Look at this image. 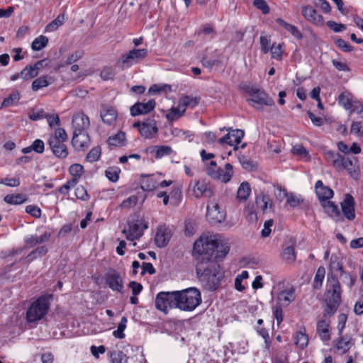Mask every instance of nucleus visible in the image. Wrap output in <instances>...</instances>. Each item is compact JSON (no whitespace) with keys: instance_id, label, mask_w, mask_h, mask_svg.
<instances>
[{"instance_id":"nucleus-1","label":"nucleus","mask_w":363,"mask_h":363,"mask_svg":"<svg viewBox=\"0 0 363 363\" xmlns=\"http://www.w3.org/2000/svg\"><path fill=\"white\" fill-rule=\"evenodd\" d=\"M229 250L230 245L227 241L216 235H201L194 242L192 254L197 264H206L223 260Z\"/></svg>"},{"instance_id":"nucleus-2","label":"nucleus","mask_w":363,"mask_h":363,"mask_svg":"<svg viewBox=\"0 0 363 363\" xmlns=\"http://www.w3.org/2000/svg\"><path fill=\"white\" fill-rule=\"evenodd\" d=\"M218 262H210L208 264H197L196 272L203 287L211 291L216 290L220 285L224 273Z\"/></svg>"},{"instance_id":"nucleus-3","label":"nucleus","mask_w":363,"mask_h":363,"mask_svg":"<svg viewBox=\"0 0 363 363\" xmlns=\"http://www.w3.org/2000/svg\"><path fill=\"white\" fill-rule=\"evenodd\" d=\"M342 289L340 281L335 276L328 278L326 290L324 294L325 303V316L333 315L341 303Z\"/></svg>"},{"instance_id":"nucleus-4","label":"nucleus","mask_w":363,"mask_h":363,"mask_svg":"<svg viewBox=\"0 0 363 363\" xmlns=\"http://www.w3.org/2000/svg\"><path fill=\"white\" fill-rule=\"evenodd\" d=\"M177 308L184 311H194L201 303V292L196 288L176 291Z\"/></svg>"},{"instance_id":"nucleus-5","label":"nucleus","mask_w":363,"mask_h":363,"mask_svg":"<svg viewBox=\"0 0 363 363\" xmlns=\"http://www.w3.org/2000/svg\"><path fill=\"white\" fill-rule=\"evenodd\" d=\"M240 88L250 96V99L247 101L252 103V106L259 111L262 110V106H272L275 105L274 100L262 89L246 84H240Z\"/></svg>"},{"instance_id":"nucleus-6","label":"nucleus","mask_w":363,"mask_h":363,"mask_svg":"<svg viewBox=\"0 0 363 363\" xmlns=\"http://www.w3.org/2000/svg\"><path fill=\"white\" fill-rule=\"evenodd\" d=\"M67 140V134L64 128H57L53 134L50 135L48 143L55 156L59 158H66L68 150L65 143Z\"/></svg>"},{"instance_id":"nucleus-7","label":"nucleus","mask_w":363,"mask_h":363,"mask_svg":"<svg viewBox=\"0 0 363 363\" xmlns=\"http://www.w3.org/2000/svg\"><path fill=\"white\" fill-rule=\"evenodd\" d=\"M52 295L42 296L34 301L27 310L26 318L28 322L34 323L41 320L48 313L49 301Z\"/></svg>"},{"instance_id":"nucleus-8","label":"nucleus","mask_w":363,"mask_h":363,"mask_svg":"<svg viewBox=\"0 0 363 363\" xmlns=\"http://www.w3.org/2000/svg\"><path fill=\"white\" fill-rule=\"evenodd\" d=\"M155 307L164 313H167L169 309L177 308L176 291L160 292L155 298Z\"/></svg>"},{"instance_id":"nucleus-9","label":"nucleus","mask_w":363,"mask_h":363,"mask_svg":"<svg viewBox=\"0 0 363 363\" xmlns=\"http://www.w3.org/2000/svg\"><path fill=\"white\" fill-rule=\"evenodd\" d=\"M148 54V51L145 48L133 49L128 52L122 55L118 61L122 68L129 67L134 64H137L145 59Z\"/></svg>"},{"instance_id":"nucleus-10","label":"nucleus","mask_w":363,"mask_h":363,"mask_svg":"<svg viewBox=\"0 0 363 363\" xmlns=\"http://www.w3.org/2000/svg\"><path fill=\"white\" fill-rule=\"evenodd\" d=\"M104 279L106 284L113 291L121 293L123 289V277L115 269L109 268L106 272Z\"/></svg>"},{"instance_id":"nucleus-11","label":"nucleus","mask_w":363,"mask_h":363,"mask_svg":"<svg viewBox=\"0 0 363 363\" xmlns=\"http://www.w3.org/2000/svg\"><path fill=\"white\" fill-rule=\"evenodd\" d=\"M148 228L147 224L143 219H138L128 223V229H123L122 233L125 235L128 240L139 239L143 235L145 229Z\"/></svg>"},{"instance_id":"nucleus-12","label":"nucleus","mask_w":363,"mask_h":363,"mask_svg":"<svg viewBox=\"0 0 363 363\" xmlns=\"http://www.w3.org/2000/svg\"><path fill=\"white\" fill-rule=\"evenodd\" d=\"M189 188L192 189L193 195L196 198H201V196L211 198L213 196L212 189L208 186L204 180L191 181L189 184Z\"/></svg>"},{"instance_id":"nucleus-13","label":"nucleus","mask_w":363,"mask_h":363,"mask_svg":"<svg viewBox=\"0 0 363 363\" xmlns=\"http://www.w3.org/2000/svg\"><path fill=\"white\" fill-rule=\"evenodd\" d=\"M206 217L212 224H216L225 220V213L220 210L218 203L211 201L207 206Z\"/></svg>"},{"instance_id":"nucleus-14","label":"nucleus","mask_w":363,"mask_h":363,"mask_svg":"<svg viewBox=\"0 0 363 363\" xmlns=\"http://www.w3.org/2000/svg\"><path fill=\"white\" fill-rule=\"evenodd\" d=\"M301 14L304 18L316 26H323L324 25V18L322 15L310 5L301 7Z\"/></svg>"},{"instance_id":"nucleus-15","label":"nucleus","mask_w":363,"mask_h":363,"mask_svg":"<svg viewBox=\"0 0 363 363\" xmlns=\"http://www.w3.org/2000/svg\"><path fill=\"white\" fill-rule=\"evenodd\" d=\"M245 135L243 130L240 129L231 130L225 136L218 140V143L221 145L226 143L230 146L234 145V150H238V144L241 142Z\"/></svg>"},{"instance_id":"nucleus-16","label":"nucleus","mask_w":363,"mask_h":363,"mask_svg":"<svg viewBox=\"0 0 363 363\" xmlns=\"http://www.w3.org/2000/svg\"><path fill=\"white\" fill-rule=\"evenodd\" d=\"M73 133H86L90 126L89 117L83 113L74 114L72 120Z\"/></svg>"},{"instance_id":"nucleus-17","label":"nucleus","mask_w":363,"mask_h":363,"mask_svg":"<svg viewBox=\"0 0 363 363\" xmlns=\"http://www.w3.org/2000/svg\"><path fill=\"white\" fill-rule=\"evenodd\" d=\"M331 316L332 315L325 316L324 312L322 318L317 322L316 333L323 342H328L330 340V332L329 328L330 325V318Z\"/></svg>"},{"instance_id":"nucleus-18","label":"nucleus","mask_w":363,"mask_h":363,"mask_svg":"<svg viewBox=\"0 0 363 363\" xmlns=\"http://www.w3.org/2000/svg\"><path fill=\"white\" fill-rule=\"evenodd\" d=\"M90 142L87 133H73L72 145L75 150L84 152L89 147Z\"/></svg>"},{"instance_id":"nucleus-19","label":"nucleus","mask_w":363,"mask_h":363,"mask_svg":"<svg viewBox=\"0 0 363 363\" xmlns=\"http://www.w3.org/2000/svg\"><path fill=\"white\" fill-rule=\"evenodd\" d=\"M155 100H149L146 103L138 102L130 107V114L133 116L146 114L152 111L155 107Z\"/></svg>"},{"instance_id":"nucleus-20","label":"nucleus","mask_w":363,"mask_h":363,"mask_svg":"<svg viewBox=\"0 0 363 363\" xmlns=\"http://www.w3.org/2000/svg\"><path fill=\"white\" fill-rule=\"evenodd\" d=\"M342 211L345 216L350 220H352L355 218L354 213V200L349 194L345 196L343 201L341 203Z\"/></svg>"},{"instance_id":"nucleus-21","label":"nucleus","mask_w":363,"mask_h":363,"mask_svg":"<svg viewBox=\"0 0 363 363\" xmlns=\"http://www.w3.org/2000/svg\"><path fill=\"white\" fill-rule=\"evenodd\" d=\"M171 237L172 233L169 229L165 226H160L157 229L155 238V244L159 247H164L168 244Z\"/></svg>"},{"instance_id":"nucleus-22","label":"nucleus","mask_w":363,"mask_h":363,"mask_svg":"<svg viewBox=\"0 0 363 363\" xmlns=\"http://www.w3.org/2000/svg\"><path fill=\"white\" fill-rule=\"evenodd\" d=\"M158 128L155 120H149L143 122L139 128L140 135L145 138H152L157 133Z\"/></svg>"},{"instance_id":"nucleus-23","label":"nucleus","mask_w":363,"mask_h":363,"mask_svg":"<svg viewBox=\"0 0 363 363\" xmlns=\"http://www.w3.org/2000/svg\"><path fill=\"white\" fill-rule=\"evenodd\" d=\"M315 189L318 199L322 202L326 201L333 196V191L328 186H324L320 180L316 182Z\"/></svg>"},{"instance_id":"nucleus-24","label":"nucleus","mask_w":363,"mask_h":363,"mask_svg":"<svg viewBox=\"0 0 363 363\" xmlns=\"http://www.w3.org/2000/svg\"><path fill=\"white\" fill-rule=\"evenodd\" d=\"M295 290L293 288L280 291L277 295L278 306H287L295 300Z\"/></svg>"},{"instance_id":"nucleus-25","label":"nucleus","mask_w":363,"mask_h":363,"mask_svg":"<svg viewBox=\"0 0 363 363\" xmlns=\"http://www.w3.org/2000/svg\"><path fill=\"white\" fill-rule=\"evenodd\" d=\"M51 234L48 232H45L40 235H31L25 240L26 244L28 247H33L38 244H42L49 241Z\"/></svg>"},{"instance_id":"nucleus-26","label":"nucleus","mask_w":363,"mask_h":363,"mask_svg":"<svg viewBox=\"0 0 363 363\" xmlns=\"http://www.w3.org/2000/svg\"><path fill=\"white\" fill-rule=\"evenodd\" d=\"M101 117L104 123L111 125L117 118V112L112 107L104 108L101 111Z\"/></svg>"},{"instance_id":"nucleus-27","label":"nucleus","mask_w":363,"mask_h":363,"mask_svg":"<svg viewBox=\"0 0 363 363\" xmlns=\"http://www.w3.org/2000/svg\"><path fill=\"white\" fill-rule=\"evenodd\" d=\"M337 341V349L341 351L342 353H346L350 347L354 345V342L350 337L342 336Z\"/></svg>"},{"instance_id":"nucleus-28","label":"nucleus","mask_w":363,"mask_h":363,"mask_svg":"<svg viewBox=\"0 0 363 363\" xmlns=\"http://www.w3.org/2000/svg\"><path fill=\"white\" fill-rule=\"evenodd\" d=\"M218 176L216 179H219L223 182L227 183L229 182L233 176V166L230 163L225 164L224 169L218 168Z\"/></svg>"},{"instance_id":"nucleus-29","label":"nucleus","mask_w":363,"mask_h":363,"mask_svg":"<svg viewBox=\"0 0 363 363\" xmlns=\"http://www.w3.org/2000/svg\"><path fill=\"white\" fill-rule=\"evenodd\" d=\"M52 77L43 76L35 79L32 83V89L38 91L42 88L46 87L52 83Z\"/></svg>"},{"instance_id":"nucleus-30","label":"nucleus","mask_w":363,"mask_h":363,"mask_svg":"<svg viewBox=\"0 0 363 363\" xmlns=\"http://www.w3.org/2000/svg\"><path fill=\"white\" fill-rule=\"evenodd\" d=\"M199 100L200 99L198 97H193L191 96L184 95L182 96L179 101V107H182L185 110L187 106L194 108L199 104Z\"/></svg>"},{"instance_id":"nucleus-31","label":"nucleus","mask_w":363,"mask_h":363,"mask_svg":"<svg viewBox=\"0 0 363 363\" xmlns=\"http://www.w3.org/2000/svg\"><path fill=\"white\" fill-rule=\"evenodd\" d=\"M4 201L11 205H18L24 203L26 200V196L22 194H7L4 199Z\"/></svg>"},{"instance_id":"nucleus-32","label":"nucleus","mask_w":363,"mask_h":363,"mask_svg":"<svg viewBox=\"0 0 363 363\" xmlns=\"http://www.w3.org/2000/svg\"><path fill=\"white\" fill-rule=\"evenodd\" d=\"M108 145L113 146H123L125 144V134L119 131L117 134L110 136L107 140Z\"/></svg>"},{"instance_id":"nucleus-33","label":"nucleus","mask_w":363,"mask_h":363,"mask_svg":"<svg viewBox=\"0 0 363 363\" xmlns=\"http://www.w3.org/2000/svg\"><path fill=\"white\" fill-rule=\"evenodd\" d=\"M323 206L327 213L333 218H339L340 212L336 205L332 201H326L323 203Z\"/></svg>"},{"instance_id":"nucleus-34","label":"nucleus","mask_w":363,"mask_h":363,"mask_svg":"<svg viewBox=\"0 0 363 363\" xmlns=\"http://www.w3.org/2000/svg\"><path fill=\"white\" fill-rule=\"evenodd\" d=\"M324 155L325 160L337 169L339 167L342 155L331 150L325 151Z\"/></svg>"},{"instance_id":"nucleus-35","label":"nucleus","mask_w":363,"mask_h":363,"mask_svg":"<svg viewBox=\"0 0 363 363\" xmlns=\"http://www.w3.org/2000/svg\"><path fill=\"white\" fill-rule=\"evenodd\" d=\"M338 103L340 105L343 106L346 110H349L351 111H354L355 109L353 108V105L352 103V100L350 98V94L341 93L338 96Z\"/></svg>"},{"instance_id":"nucleus-36","label":"nucleus","mask_w":363,"mask_h":363,"mask_svg":"<svg viewBox=\"0 0 363 363\" xmlns=\"http://www.w3.org/2000/svg\"><path fill=\"white\" fill-rule=\"evenodd\" d=\"M282 259L288 263H292L296 260L295 249L293 246H287L284 248L281 254Z\"/></svg>"},{"instance_id":"nucleus-37","label":"nucleus","mask_w":363,"mask_h":363,"mask_svg":"<svg viewBox=\"0 0 363 363\" xmlns=\"http://www.w3.org/2000/svg\"><path fill=\"white\" fill-rule=\"evenodd\" d=\"M251 189L248 182H242L238 188L237 196L240 200H246L250 194Z\"/></svg>"},{"instance_id":"nucleus-38","label":"nucleus","mask_w":363,"mask_h":363,"mask_svg":"<svg viewBox=\"0 0 363 363\" xmlns=\"http://www.w3.org/2000/svg\"><path fill=\"white\" fill-rule=\"evenodd\" d=\"M28 116L31 121H35L45 118L46 113L43 108H33L29 111Z\"/></svg>"},{"instance_id":"nucleus-39","label":"nucleus","mask_w":363,"mask_h":363,"mask_svg":"<svg viewBox=\"0 0 363 363\" xmlns=\"http://www.w3.org/2000/svg\"><path fill=\"white\" fill-rule=\"evenodd\" d=\"M48 43V38L45 35H40L32 43L31 47L33 50L39 51L44 48Z\"/></svg>"},{"instance_id":"nucleus-40","label":"nucleus","mask_w":363,"mask_h":363,"mask_svg":"<svg viewBox=\"0 0 363 363\" xmlns=\"http://www.w3.org/2000/svg\"><path fill=\"white\" fill-rule=\"evenodd\" d=\"M184 112L185 109L182 107H179V103H178V106L172 108L166 116L169 121H172L182 116Z\"/></svg>"},{"instance_id":"nucleus-41","label":"nucleus","mask_w":363,"mask_h":363,"mask_svg":"<svg viewBox=\"0 0 363 363\" xmlns=\"http://www.w3.org/2000/svg\"><path fill=\"white\" fill-rule=\"evenodd\" d=\"M295 344L301 349L305 348L308 345V338L306 333L297 332L294 337Z\"/></svg>"},{"instance_id":"nucleus-42","label":"nucleus","mask_w":363,"mask_h":363,"mask_svg":"<svg viewBox=\"0 0 363 363\" xmlns=\"http://www.w3.org/2000/svg\"><path fill=\"white\" fill-rule=\"evenodd\" d=\"M325 269L323 267H320L318 269L316 274L313 280V288L315 289H319L323 284V281L325 277Z\"/></svg>"},{"instance_id":"nucleus-43","label":"nucleus","mask_w":363,"mask_h":363,"mask_svg":"<svg viewBox=\"0 0 363 363\" xmlns=\"http://www.w3.org/2000/svg\"><path fill=\"white\" fill-rule=\"evenodd\" d=\"M21 78L28 80L36 77L38 74L32 65L26 66L21 72Z\"/></svg>"},{"instance_id":"nucleus-44","label":"nucleus","mask_w":363,"mask_h":363,"mask_svg":"<svg viewBox=\"0 0 363 363\" xmlns=\"http://www.w3.org/2000/svg\"><path fill=\"white\" fill-rule=\"evenodd\" d=\"M128 322V319L126 317L123 316L121 318V322L118 325V328L116 330H114L113 334L114 337L119 339H123L125 337V334L123 333L124 330L126 328V323Z\"/></svg>"},{"instance_id":"nucleus-45","label":"nucleus","mask_w":363,"mask_h":363,"mask_svg":"<svg viewBox=\"0 0 363 363\" xmlns=\"http://www.w3.org/2000/svg\"><path fill=\"white\" fill-rule=\"evenodd\" d=\"M154 148L155 150V158L160 159L164 156L169 155L172 153V149L169 146L167 145H161V146H155Z\"/></svg>"},{"instance_id":"nucleus-46","label":"nucleus","mask_w":363,"mask_h":363,"mask_svg":"<svg viewBox=\"0 0 363 363\" xmlns=\"http://www.w3.org/2000/svg\"><path fill=\"white\" fill-rule=\"evenodd\" d=\"M48 252V249L46 246L43 245L33 250L27 257L30 261L36 259L38 257H43Z\"/></svg>"},{"instance_id":"nucleus-47","label":"nucleus","mask_w":363,"mask_h":363,"mask_svg":"<svg viewBox=\"0 0 363 363\" xmlns=\"http://www.w3.org/2000/svg\"><path fill=\"white\" fill-rule=\"evenodd\" d=\"M20 99V94L18 91L12 92L7 98L4 99L1 106L9 107L17 103Z\"/></svg>"},{"instance_id":"nucleus-48","label":"nucleus","mask_w":363,"mask_h":363,"mask_svg":"<svg viewBox=\"0 0 363 363\" xmlns=\"http://www.w3.org/2000/svg\"><path fill=\"white\" fill-rule=\"evenodd\" d=\"M303 201V199L300 196L295 195L294 193H289L286 197V203L291 208H296L301 205Z\"/></svg>"},{"instance_id":"nucleus-49","label":"nucleus","mask_w":363,"mask_h":363,"mask_svg":"<svg viewBox=\"0 0 363 363\" xmlns=\"http://www.w3.org/2000/svg\"><path fill=\"white\" fill-rule=\"evenodd\" d=\"M82 57V52L80 51H76L72 53L66 60L64 64L58 65L57 69H60L65 66L72 65L74 62L78 61Z\"/></svg>"},{"instance_id":"nucleus-50","label":"nucleus","mask_w":363,"mask_h":363,"mask_svg":"<svg viewBox=\"0 0 363 363\" xmlns=\"http://www.w3.org/2000/svg\"><path fill=\"white\" fill-rule=\"evenodd\" d=\"M121 170L118 167H108L106 172V177L112 182H116L119 178V173Z\"/></svg>"},{"instance_id":"nucleus-51","label":"nucleus","mask_w":363,"mask_h":363,"mask_svg":"<svg viewBox=\"0 0 363 363\" xmlns=\"http://www.w3.org/2000/svg\"><path fill=\"white\" fill-rule=\"evenodd\" d=\"M101 153V147L99 146L94 147L88 152L86 160L89 162H94L99 159Z\"/></svg>"},{"instance_id":"nucleus-52","label":"nucleus","mask_w":363,"mask_h":363,"mask_svg":"<svg viewBox=\"0 0 363 363\" xmlns=\"http://www.w3.org/2000/svg\"><path fill=\"white\" fill-rule=\"evenodd\" d=\"M269 201L270 199L266 194H261L256 198V204L263 212L267 208Z\"/></svg>"},{"instance_id":"nucleus-53","label":"nucleus","mask_w":363,"mask_h":363,"mask_svg":"<svg viewBox=\"0 0 363 363\" xmlns=\"http://www.w3.org/2000/svg\"><path fill=\"white\" fill-rule=\"evenodd\" d=\"M291 152L294 155L299 156L301 158L308 159L309 157L308 152L301 144H298V145L293 146Z\"/></svg>"},{"instance_id":"nucleus-54","label":"nucleus","mask_w":363,"mask_h":363,"mask_svg":"<svg viewBox=\"0 0 363 363\" xmlns=\"http://www.w3.org/2000/svg\"><path fill=\"white\" fill-rule=\"evenodd\" d=\"M337 169H347L349 172H352L353 169V162L350 158L342 156L340 160L339 167Z\"/></svg>"},{"instance_id":"nucleus-55","label":"nucleus","mask_w":363,"mask_h":363,"mask_svg":"<svg viewBox=\"0 0 363 363\" xmlns=\"http://www.w3.org/2000/svg\"><path fill=\"white\" fill-rule=\"evenodd\" d=\"M238 160L242 167L248 171H252L256 169V165L245 155L238 157Z\"/></svg>"},{"instance_id":"nucleus-56","label":"nucleus","mask_w":363,"mask_h":363,"mask_svg":"<svg viewBox=\"0 0 363 363\" xmlns=\"http://www.w3.org/2000/svg\"><path fill=\"white\" fill-rule=\"evenodd\" d=\"M171 91V86L168 84L157 85L154 84L149 89V92L152 94L167 92Z\"/></svg>"},{"instance_id":"nucleus-57","label":"nucleus","mask_w":363,"mask_h":363,"mask_svg":"<svg viewBox=\"0 0 363 363\" xmlns=\"http://www.w3.org/2000/svg\"><path fill=\"white\" fill-rule=\"evenodd\" d=\"M111 362L112 363H123L125 354L121 350H113L109 352Z\"/></svg>"},{"instance_id":"nucleus-58","label":"nucleus","mask_w":363,"mask_h":363,"mask_svg":"<svg viewBox=\"0 0 363 363\" xmlns=\"http://www.w3.org/2000/svg\"><path fill=\"white\" fill-rule=\"evenodd\" d=\"M83 166L79 164H72L69 167V173L73 176L72 179H77V180L83 173Z\"/></svg>"},{"instance_id":"nucleus-59","label":"nucleus","mask_w":363,"mask_h":363,"mask_svg":"<svg viewBox=\"0 0 363 363\" xmlns=\"http://www.w3.org/2000/svg\"><path fill=\"white\" fill-rule=\"evenodd\" d=\"M253 5L261 10L263 14H268L270 11L269 6L265 0H254Z\"/></svg>"},{"instance_id":"nucleus-60","label":"nucleus","mask_w":363,"mask_h":363,"mask_svg":"<svg viewBox=\"0 0 363 363\" xmlns=\"http://www.w3.org/2000/svg\"><path fill=\"white\" fill-rule=\"evenodd\" d=\"M64 17L62 16H57L54 21H52L50 23H49L46 28V31L52 32L55 30L60 26L62 25L63 23Z\"/></svg>"},{"instance_id":"nucleus-61","label":"nucleus","mask_w":363,"mask_h":363,"mask_svg":"<svg viewBox=\"0 0 363 363\" xmlns=\"http://www.w3.org/2000/svg\"><path fill=\"white\" fill-rule=\"evenodd\" d=\"M313 4L315 7L321 9L324 13H328L331 11V7L326 0H313Z\"/></svg>"},{"instance_id":"nucleus-62","label":"nucleus","mask_w":363,"mask_h":363,"mask_svg":"<svg viewBox=\"0 0 363 363\" xmlns=\"http://www.w3.org/2000/svg\"><path fill=\"white\" fill-rule=\"evenodd\" d=\"M157 187L156 182L152 178L144 180L141 184V189L146 191H151Z\"/></svg>"},{"instance_id":"nucleus-63","label":"nucleus","mask_w":363,"mask_h":363,"mask_svg":"<svg viewBox=\"0 0 363 363\" xmlns=\"http://www.w3.org/2000/svg\"><path fill=\"white\" fill-rule=\"evenodd\" d=\"M77 183V179H72L67 181L64 185L59 189V192L63 195H66L71 187L74 186Z\"/></svg>"},{"instance_id":"nucleus-64","label":"nucleus","mask_w":363,"mask_h":363,"mask_svg":"<svg viewBox=\"0 0 363 363\" xmlns=\"http://www.w3.org/2000/svg\"><path fill=\"white\" fill-rule=\"evenodd\" d=\"M75 196L82 201H87L89 198L86 189L83 186H79L76 188Z\"/></svg>"}]
</instances>
